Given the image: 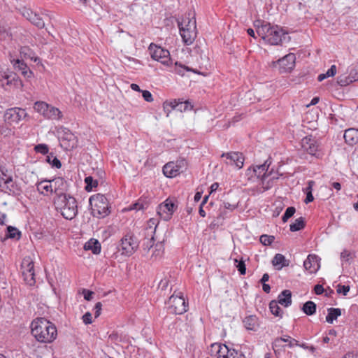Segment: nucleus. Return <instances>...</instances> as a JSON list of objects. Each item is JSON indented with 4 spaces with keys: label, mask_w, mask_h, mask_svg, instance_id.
Returning <instances> with one entry per match:
<instances>
[{
    "label": "nucleus",
    "mask_w": 358,
    "mask_h": 358,
    "mask_svg": "<svg viewBox=\"0 0 358 358\" xmlns=\"http://www.w3.org/2000/svg\"><path fill=\"white\" fill-rule=\"evenodd\" d=\"M290 37L287 36V32L284 31L282 28L279 26H272L266 43L271 45H277L283 41H289Z\"/></svg>",
    "instance_id": "nucleus-7"
},
{
    "label": "nucleus",
    "mask_w": 358,
    "mask_h": 358,
    "mask_svg": "<svg viewBox=\"0 0 358 358\" xmlns=\"http://www.w3.org/2000/svg\"><path fill=\"white\" fill-rule=\"evenodd\" d=\"M138 248V242L136 238L129 234H126L120 240V243L117 246L121 255L129 257L132 255Z\"/></svg>",
    "instance_id": "nucleus-5"
},
{
    "label": "nucleus",
    "mask_w": 358,
    "mask_h": 358,
    "mask_svg": "<svg viewBox=\"0 0 358 358\" xmlns=\"http://www.w3.org/2000/svg\"><path fill=\"white\" fill-rule=\"evenodd\" d=\"M7 238L19 239L21 236L20 231L15 227L8 226L7 227Z\"/></svg>",
    "instance_id": "nucleus-39"
},
{
    "label": "nucleus",
    "mask_w": 358,
    "mask_h": 358,
    "mask_svg": "<svg viewBox=\"0 0 358 358\" xmlns=\"http://www.w3.org/2000/svg\"><path fill=\"white\" fill-rule=\"evenodd\" d=\"M84 298L87 301H91L92 299V296L94 294V293L92 291H90L87 289H83V291Z\"/></svg>",
    "instance_id": "nucleus-57"
},
{
    "label": "nucleus",
    "mask_w": 358,
    "mask_h": 358,
    "mask_svg": "<svg viewBox=\"0 0 358 358\" xmlns=\"http://www.w3.org/2000/svg\"><path fill=\"white\" fill-rule=\"evenodd\" d=\"M258 23H261V25L257 27V33L264 41L266 42L268 33L270 32L272 26L270 23L265 21H259Z\"/></svg>",
    "instance_id": "nucleus-25"
},
{
    "label": "nucleus",
    "mask_w": 358,
    "mask_h": 358,
    "mask_svg": "<svg viewBox=\"0 0 358 358\" xmlns=\"http://www.w3.org/2000/svg\"><path fill=\"white\" fill-rule=\"evenodd\" d=\"M24 109L20 108H13L8 109L5 113V118L10 122H18L24 119L27 116Z\"/></svg>",
    "instance_id": "nucleus-16"
},
{
    "label": "nucleus",
    "mask_w": 358,
    "mask_h": 358,
    "mask_svg": "<svg viewBox=\"0 0 358 358\" xmlns=\"http://www.w3.org/2000/svg\"><path fill=\"white\" fill-rule=\"evenodd\" d=\"M31 334L41 343H52L57 336L55 325L44 317H38L31 324Z\"/></svg>",
    "instance_id": "nucleus-1"
},
{
    "label": "nucleus",
    "mask_w": 358,
    "mask_h": 358,
    "mask_svg": "<svg viewBox=\"0 0 358 358\" xmlns=\"http://www.w3.org/2000/svg\"><path fill=\"white\" fill-rule=\"evenodd\" d=\"M350 291V286L338 285L337 287V292L338 294H343L346 296Z\"/></svg>",
    "instance_id": "nucleus-51"
},
{
    "label": "nucleus",
    "mask_w": 358,
    "mask_h": 358,
    "mask_svg": "<svg viewBox=\"0 0 358 358\" xmlns=\"http://www.w3.org/2000/svg\"><path fill=\"white\" fill-rule=\"evenodd\" d=\"M85 182L86 184L85 190L87 192H91L93 188L96 187L98 185V180L94 179L92 176H87L85 178Z\"/></svg>",
    "instance_id": "nucleus-38"
},
{
    "label": "nucleus",
    "mask_w": 358,
    "mask_h": 358,
    "mask_svg": "<svg viewBox=\"0 0 358 358\" xmlns=\"http://www.w3.org/2000/svg\"><path fill=\"white\" fill-rule=\"evenodd\" d=\"M337 83L341 86H347L350 85V83H353L351 78L346 75H341L338 77L337 78Z\"/></svg>",
    "instance_id": "nucleus-42"
},
{
    "label": "nucleus",
    "mask_w": 358,
    "mask_h": 358,
    "mask_svg": "<svg viewBox=\"0 0 358 358\" xmlns=\"http://www.w3.org/2000/svg\"><path fill=\"white\" fill-rule=\"evenodd\" d=\"M177 206L175 203L171 199H167L164 202L159 205L157 213L162 220L168 221L171 218Z\"/></svg>",
    "instance_id": "nucleus-10"
},
{
    "label": "nucleus",
    "mask_w": 358,
    "mask_h": 358,
    "mask_svg": "<svg viewBox=\"0 0 358 358\" xmlns=\"http://www.w3.org/2000/svg\"><path fill=\"white\" fill-rule=\"evenodd\" d=\"M60 146L66 150H71L77 146V138L67 128H62L59 131Z\"/></svg>",
    "instance_id": "nucleus-6"
},
{
    "label": "nucleus",
    "mask_w": 358,
    "mask_h": 358,
    "mask_svg": "<svg viewBox=\"0 0 358 358\" xmlns=\"http://www.w3.org/2000/svg\"><path fill=\"white\" fill-rule=\"evenodd\" d=\"M336 73V65H332L329 69L324 73L327 78L332 77L335 76Z\"/></svg>",
    "instance_id": "nucleus-56"
},
{
    "label": "nucleus",
    "mask_w": 358,
    "mask_h": 358,
    "mask_svg": "<svg viewBox=\"0 0 358 358\" xmlns=\"http://www.w3.org/2000/svg\"><path fill=\"white\" fill-rule=\"evenodd\" d=\"M296 57L293 53H289L281 59H279L275 63L282 72L292 71L295 66Z\"/></svg>",
    "instance_id": "nucleus-15"
},
{
    "label": "nucleus",
    "mask_w": 358,
    "mask_h": 358,
    "mask_svg": "<svg viewBox=\"0 0 358 358\" xmlns=\"http://www.w3.org/2000/svg\"><path fill=\"white\" fill-rule=\"evenodd\" d=\"M7 173V169L3 166H0V176L3 177L4 178H6L8 176H11L10 175H8Z\"/></svg>",
    "instance_id": "nucleus-60"
},
{
    "label": "nucleus",
    "mask_w": 358,
    "mask_h": 358,
    "mask_svg": "<svg viewBox=\"0 0 358 358\" xmlns=\"http://www.w3.org/2000/svg\"><path fill=\"white\" fill-rule=\"evenodd\" d=\"M192 71L191 69H189V67L185 66V65H182V64H178V62H176V68H175V71L181 75V76H183L185 74V71Z\"/></svg>",
    "instance_id": "nucleus-46"
},
{
    "label": "nucleus",
    "mask_w": 358,
    "mask_h": 358,
    "mask_svg": "<svg viewBox=\"0 0 358 358\" xmlns=\"http://www.w3.org/2000/svg\"><path fill=\"white\" fill-rule=\"evenodd\" d=\"M3 80H6L7 86H13L15 88H22L23 85L20 78L14 73H6V72H0V85L4 87Z\"/></svg>",
    "instance_id": "nucleus-13"
},
{
    "label": "nucleus",
    "mask_w": 358,
    "mask_h": 358,
    "mask_svg": "<svg viewBox=\"0 0 358 358\" xmlns=\"http://www.w3.org/2000/svg\"><path fill=\"white\" fill-rule=\"evenodd\" d=\"M175 109L180 112H185L187 110H191L193 106L187 101H178L173 100Z\"/></svg>",
    "instance_id": "nucleus-34"
},
{
    "label": "nucleus",
    "mask_w": 358,
    "mask_h": 358,
    "mask_svg": "<svg viewBox=\"0 0 358 358\" xmlns=\"http://www.w3.org/2000/svg\"><path fill=\"white\" fill-rule=\"evenodd\" d=\"M34 268V262L30 257H25L23 259L21 264L22 274L24 278V280L29 285H33L36 282Z\"/></svg>",
    "instance_id": "nucleus-9"
},
{
    "label": "nucleus",
    "mask_w": 358,
    "mask_h": 358,
    "mask_svg": "<svg viewBox=\"0 0 358 358\" xmlns=\"http://www.w3.org/2000/svg\"><path fill=\"white\" fill-rule=\"evenodd\" d=\"M16 185L13 181V177L8 176L4 178L0 176V189L8 194H15Z\"/></svg>",
    "instance_id": "nucleus-21"
},
{
    "label": "nucleus",
    "mask_w": 358,
    "mask_h": 358,
    "mask_svg": "<svg viewBox=\"0 0 358 358\" xmlns=\"http://www.w3.org/2000/svg\"><path fill=\"white\" fill-rule=\"evenodd\" d=\"M211 347L213 348H217L216 356H217L218 358H227L230 349H229L226 345L215 343L211 345Z\"/></svg>",
    "instance_id": "nucleus-31"
},
{
    "label": "nucleus",
    "mask_w": 358,
    "mask_h": 358,
    "mask_svg": "<svg viewBox=\"0 0 358 358\" xmlns=\"http://www.w3.org/2000/svg\"><path fill=\"white\" fill-rule=\"evenodd\" d=\"M162 171L164 176L167 178H174L183 172V170H181V166H178V163L173 162L166 164Z\"/></svg>",
    "instance_id": "nucleus-19"
},
{
    "label": "nucleus",
    "mask_w": 358,
    "mask_h": 358,
    "mask_svg": "<svg viewBox=\"0 0 358 358\" xmlns=\"http://www.w3.org/2000/svg\"><path fill=\"white\" fill-rule=\"evenodd\" d=\"M170 300L174 303L173 306H175L177 314H182L187 311L185 301L182 296H175L174 294H173L170 297Z\"/></svg>",
    "instance_id": "nucleus-23"
},
{
    "label": "nucleus",
    "mask_w": 358,
    "mask_h": 358,
    "mask_svg": "<svg viewBox=\"0 0 358 358\" xmlns=\"http://www.w3.org/2000/svg\"><path fill=\"white\" fill-rule=\"evenodd\" d=\"M235 262L238 263L236 264V268H237L238 271H239V273L241 275H245V271H246V267H245V264L244 261L241 260L240 262H238L237 259H235Z\"/></svg>",
    "instance_id": "nucleus-50"
},
{
    "label": "nucleus",
    "mask_w": 358,
    "mask_h": 358,
    "mask_svg": "<svg viewBox=\"0 0 358 358\" xmlns=\"http://www.w3.org/2000/svg\"><path fill=\"white\" fill-rule=\"evenodd\" d=\"M272 264L274 266H280L278 269L280 270L282 267L288 266L289 264V260L286 259L285 257L282 254H276L273 260Z\"/></svg>",
    "instance_id": "nucleus-30"
},
{
    "label": "nucleus",
    "mask_w": 358,
    "mask_h": 358,
    "mask_svg": "<svg viewBox=\"0 0 358 358\" xmlns=\"http://www.w3.org/2000/svg\"><path fill=\"white\" fill-rule=\"evenodd\" d=\"M50 180L44 179L36 184L37 191L43 195H47L48 193L53 194L52 187Z\"/></svg>",
    "instance_id": "nucleus-24"
},
{
    "label": "nucleus",
    "mask_w": 358,
    "mask_h": 358,
    "mask_svg": "<svg viewBox=\"0 0 358 358\" xmlns=\"http://www.w3.org/2000/svg\"><path fill=\"white\" fill-rule=\"evenodd\" d=\"M163 108H164V112L166 113V116L168 117L172 110H176L173 101H166L164 102Z\"/></svg>",
    "instance_id": "nucleus-45"
},
{
    "label": "nucleus",
    "mask_w": 358,
    "mask_h": 358,
    "mask_svg": "<svg viewBox=\"0 0 358 358\" xmlns=\"http://www.w3.org/2000/svg\"><path fill=\"white\" fill-rule=\"evenodd\" d=\"M49 105L43 101H36L34 103V108L37 112L41 113L43 116L45 115V113H46Z\"/></svg>",
    "instance_id": "nucleus-40"
},
{
    "label": "nucleus",
    "mask_w": 358,
    "mask_h": 358,
    "mask_svg": "<svg viewBox=\"0 0 358 358\" xmlns=\"http://www.w3.org/2000/svg\"><path fill=\"white\" fill-rule=\"evenodd\" d=\"M141 93L144 100L147 102H152L153 101L152 95L148 90H142Z\"/></svg>",
    "instance_id": "nucleus-52"
},
{
    "label": "nucleus",
    "mask_w": 358,
    "mask_h": 358,
    "mask_svg": "<svg viewBox=\"0 0 358 358\" xmlns=\"http://www.w3.org/2000/svg\"><path fill=\"white\" fill-rule=\"evenodd\" d=\"M350 255V253L348 251L344 250L341 254V258L345 261H348V258H349Z\"/></svg>",
    "instance_id": "nucleus-64"
},
{
    "label": "nucleus",
    "mask_w": 358,
    "mask_h": 358,
    "mask_svg": "<svg viewBox=\"0 0 358 358\" xmlns=\"http://www.w3.org/2000/svg\"><path fill=\"white\" fill-rule=\"evenodd\" d=\"M315 185V182L313 180H310L308 182V186L306 187L305 192L307 194L308 192H312L313 187Z\"/></svg>",
    "instance_id": "nucleus-62"
},
{
    "label": "nucleus",
    "mask_w": 358,
    "mask_h": 358,
    "mask_svg": "<svg viewBox=\"0 0 358 358\" xmlns=\"http://www.w3.org/2000/svg\"><path fill=\"white\" fill-rule=\"evenodd\" d=\"M148 49L151 57L153 59L158 61L164 65H169L171 58L169 50H167L166 49H164L160 46H157L154 43H151Z\"/></svg>",
    "instance_id": "nucleus-8"
},
{
    "label": "nucleus",
    "mask_w": 358,
    "mask_h": 358,
    "mask_svg": "<svg viewBox=\"0 0 358 358\" xmlns=\"http://www.w3.org/2000/svg\"><path fill=\"white\" fill-rule=\"evenodd\" d=\"M85 250H91L93 254L98 255L101 252V244L94 238H91L84 245Z\"/></svg>",
    "instance_id": "nucleus-28"
},
{
    "label": "nucleus",
    "mask_w": 358,
    "mask_h": 358,
    "mask_svg": "<svg viewBox=\"0 0 358 358\" xmlns=\"http://www.w3.org/2000/svg\"><path fill=\"white\" fill-rule=\"evenodd\" d=\"M53 204L57 211L66 220H72L78 214L77 201L70 194L62 197L55 196Z\"/></svg>",
    "instance_id": "nucleus-2"
},
{
    "label": "nucleus",
    "mask_w": 358,
    "mask_h": 358,
    "mask_svg": "<svg viewBox=\"0 0 358 358\" xmlns=\"http://www.w3.org/2000/svg\"><path fill=\"white\" fill-rule=\"evenodd\" d=\"M101 307H102V304L101 302H97L95 304V306H94V310H95L94 317H98L100 315Z\"/></svg>",
    "instance_id": "nucleus-59"
},
{
    "label": "nucleus",
    "mask_w": 358,
    "mask_h": 358,
    "mask_svg": "<svg viewBox=\"0 0 358 358\" xmlns=\"http://www.w3.org/2000/svg\"><path fill=\"white\" fill-rule=\"evenodd\" d=\"M275 237L273 236H268L263 234L260 236L259 241L264 245H270L274 241Z\"/></svg>",
    "instance_id": "nucleus-44"
},
{
    "label": "nucleus",
    "mask_w": 358,
    "mask_h": 358,
    "mask_svg": "<svg viewBox=\"0 0 358 358\" xmlns=\"http://www.w3.org/2000/svg\"><path fill=\"white\" fill-rule=\"evenodd\" d=\"M154 238L152 237L150 239H147L146 243H143V248L144 250L149 251L150 249L153 246Z\"/></svg>",
    "instance_id": "nucleus-53"
},
{
    "label": "nucleus",
    "mask_w": 358,
    "mask_h": 358,
    "mask_svg": "<svg viewBox=\"0 0 358 358\" xmlns=\"http://www.w3.org/2000/svg\"><path fill=\"white\" fill-rule=\"evenodd\" d=\"M317 306L312 301H308L303 303L301 310L307 315H313L316 312Z\"/></svg>",
    "instance_id": "nucleus-35"
},
{
    "label": "nucleus",
    "mask_w": 358,
    "mask_h": 358,
    "mask_svg": "<svg viewBox=\"0 0 358 358\" xmlns=\"http://www.w3.org/2000/svg\"><path fill=\"white\" fill-rule=\"evenodd\" d=\"M169 285V280L166 278L162 279L159 282L158 287L162 290H165Z\"/></svg>",
    "instance_id": "nucleus-55"
},
{
    "label": "nucleus",
    "mask_w": 358,
    "mask_h": 358,
    "mask_svg": "<svg viewBox=\"0 0 358 358\" xmlns=\"http://www.w3.org/2000/svg\"><path fill=\"white\" fill-rule=\"evenodd\" d=\"M89 203L94 215L105 217L110 213L109 202L103 194H96L91 196Z\"/></svg>",
    "instance_id": "nucleus-3"
},
{
    "label": "nucleus",
    "mask_w": 358,
    "mask_h": 358,
    "mask_svg": "<svg viewBox=\"0 0 358 358\" xmlns=\"http://www.w3.org/2000/svg\"><path fill=\"white\" fill-rule=\"evenodd\" d=\"M13 66L15 69L20 71L21 73L27 78H30L32 76L31 71L29 69L27 65L22 61L20 59H16L14 61Z\"/></svg>",
    "instance_id": "nucleus-26"
},
{
    "label": "nucleus",
    "mask_w": 358,
    "mask_h": 358,
    "mask_svg": "<svg viewBox=\"0 0 358 358\" xmlns=\"http://www.w3.org/2000/svg\"><path fill=\"white\" fill-rule=\"evenodd\" d=\"M22 15L38 28L42 29L45 27L43 19L31 10L24 9L22 12Z\"/></svg>",
    "instance_id": "nucleus-18"
},
{
    "label": "nucleus",
    "mask_w": 358,
    "mask_h": 358,
    "mask_svg": "<svg viewBox=\"0 0 358 358\" xmlns=\"http://www.w3.org/2000/svg\"><path fill=\"white\" fill-rule=\"evenodd\" d=\"M324 288L321 285H316L314 287V292L316 294L320 295L324 292Z\"/></svg>",
    "instance_id": "nucleus-61"
},
{
    "label": "nucleus",
    "mask_w": 358,
    "mask_h": 358,
    "mask_svg": "<svg viewBox=\"0 0 358 358\" xmlns=\"http://www.w3.org/2000/svg\"><path fill=\"white\" fill-rule=\"evenodd\" d=\"M278 303L275 300L271 301L269 303V309L273 315L282 317V310L278 306Z\"/></svg>",
    "instance_id": "nucleus-36"
},
{
    "label": "nucleus",
    "mask_w": 358,
    "mask_h": 358,
    "mask_svg": "<svg viewBox=\"0 0 358 358\" xmlns=\"http://www.w3.org/2000/svg\"><path fill=\"white\" fill-rule=\"evenodd\" d=\"M313 200H314V197L313 196L312 192H308L306 194V199L304 200V202L307 204L308 203L312 202Z\"/></svg>",
    "instance_id": "nucleus-63"
},
{
    "label": "nucleus",
    "mask_w": 358,
    "mask_h": 358,
    "mask_svg": "<svg viewBox=\"0 0 358 358\" xmlns=\"http://www.w3.org/2000/svg\"><path fill=\"white\" fill-rule=\"evenodd\" d=\"M53 194H55V196H64L68 195L66 192L69 189V185L66 180L62 177L55 178L52 180H50Z\"/></svg>",
    "instance_id": "nucleus-12"
},
{
    "label": "nucleus",
    "mask_w": 358,
    "mask_h": 358,
    "mask_svg": "<svg viewBox=\"0 0 358 358\" xmlns=\"http://www.w3.org/2000/svg\"><path fill=\"white\" fill-rule=\"evenodd\" d=\"M178 25L184 43L187 45L192 44L196 36V20L186 17L182 22H178Z\"/></svg>",
    "instance_id": "nucleus-4"
},
{
    "label": "nucleus",
    "mask_w": 358,
    "mask_h": 358,
    "mask_svg": "<svg viewBox=\"0 0 358 358\" xmlns=\"http://www.w3.org/2000/svg\"><path fill=\"white\" fill-rule=\"evenodd\" d=\"M83 321L85 324H89L92 322V314L90 312H87L83 316Z\"/></svg>",
    "instance_id": "nucleus-54"
},
{
    "label": "nucleus",
    "mask_w": 358,
    "mask_h": 358,
    "mask_svg": "<svg viewBox=\"0 0 358 358\" xmlns=\"http://www.w3.org/2000/svg\"><path fill=\"white\" fill-rule=\"evenodd\" d=\"M327 312L328 314L326 317V321L329 324H332L334 320L341 315V310L338 308H329L327 309Z\"/></svg>",
    "instance_id": "nucleus-33"
},
{
    "label": "nucleus",
    "mask_w": 358,
    "mask_h": 358,
    "mask_svg": "<svg viewBox=\"0 0 358 358\" xmlns=\"http://www.w3.org/2000/svg\"><path fill=\"white\" fill-rule=\"evenodd\" d=\"M343 138L349 145H354L358 143V129L350 128L345 131Z\"/></svg>",
    "instance_id": "nucleus-22"
},
{
    "label": "nucleus",
    "mask_w": 358,
    "mask_h": 358,
    "mask_svg": "<svg viewBox=\"0 0 358 358\" xmlns=\"http://www.w3.org/2000/svg\"><path fill=\"white\" fill-rule=\"evenodd\" d=\"M46 161L50 164L52 167L59 169L62 166L61 162L54 155L53 153H50L47 156Z\"/></svg>",
    "instance_id": "nucleus-41"
},
{
    "label": "nucleus",
    "mask_w": 358,
    "mask_h": 358,
    "mask_svg": "<svg viewBox=\"0 0 358 358\" xmlns=\"http://www.w3.org/2000/svg\"><path fill=\"white\" fill-rule=\"evenodd\" d=\"M302 145L310 155L317 157L319 155L317 153L319 145L315 139L306 136L302 140Z\"/></svg>",
    "instance_id": "nucleus-20"
},
{
    "label": "nucleus",
    "mask_w": 358,
    "mask_h": 358,
    "mask_svg": "<svg viewBox=\"0 0 358 358\" xmlns=\"http://www.w3.org/2000/svg\"><path fill=\"white\" fill-rule=\"evenodd\" d=\"M129 210H143V204L138 200L136 203H133L129 208Z\"/></svg>",
    "instance_id": "nucleus-58"
},
{
    "label": "nucleus",
    "mask_w": 358,
    "mask_h": 358,
    "mask_svg": "<svg viewBox=\"0 0 358 358\" xmlns=\"http://www.w3.org/2000/svg\"><path fill=\"white\" fill-rule=\"evenodd\" d=\"M303 266L310 273H315L320 268V258L316 255H309L303 262Z\"/></svg>",
    "instance_id": "nucleus-17"
},
{
    "label": "nucleus",
    "mask_w": 358,
    "mask_h": 358,
    "mask_svg": "<svg viewBox=\"0 0 358 358\" xmlns=\"http://www.w3.org/2000/svg\"><path fill=\"white\" fill-rule=\"evenodd\" d=\"M34 150L36 152L46 155L49 152L48 146L46 144H38L35 146Z\"/></svg>",
    "instance_id": "nucleus-47"
},
{
    "label": "nucleus",
    "mask_w": 358,
    "mask_h": 358,
    "mask_svg": "<svg viewBox=\"0 0 358 358\" xmlns=\"http://www.w3.org/2000/svg\"><path fill=\"white\" fill-rule=\"evenodd\" d=\"M248 330L256 331L259 327L258 317L256 315H249L243 320Z\"/></svg>",
    "instance_id": "nucleus-29"
},
{
    "label": "nucleus",
    "mask_w": 358,
    "mask_h": 358,
    "mask_svg": "<svg viewBox=\"0 0 358 358\" xmlns=\"http://www.w3.org/2000/svg\"><path fill=\"white\" fill-rule=\"evenodd\" d=\"M222 157H226V164L235 165L238 169H241L244 164V157L241 152H231L222 153Z\"/></svg>",
    "instance_id": "nucleus-14"
},
{
    "label": "nucleus",
    "mask_w": 358,
    "mask_h": 358,
    "mask_svg": "<svg viewBox=\"0 0 358 358\" xmlns=\"http://www.w3.org/2000/svg\"><path fill=\"white\" fill-rule=\"evenodd\" d=\"M44 117L52 120H59L62 117V113L57 108L49 105Z\"/></svg>",
    "instance_id": "nucleus-32"
},
{
    "label": "nucleus",
    "mask_w": 358,
    "mask_h": 358,
    "mask_svg": "<svg viewBox=\"0 0 358 358\" xmlns=\"http://www.w3.org/2000/svg\"><path fill=\"white\" fill-rule=\"evenodd\" d=\"M349 76L351 78L353 82L358 80V68L356 66L351 67Z\"/></svg>",
    "instance_id": "nucleus-49"
},
{
    "label": "nucleus",
    "mask_w": 358,
    "mask_h": 358,
    "mask_svg": "<svg viewBox=\"0 0 358 358\" xmlns=\"http://www.w3.org/2000/svg\"><path fill=\"white\" fill-rule=\"evenodd\" d=\"M304 219L301 217L295 220L294 222L290 224L289 229L291 231H297L305 227Z\"/></svg>",
    "instance_id": "nucleus-37"
},
{
    "label": "nucleus",
    "mask_w": 358,
    "mask_h": 358,
    "mask_svg": "<svg viewBox=\"0 0 358 358\" xmlns=\"http://www.w3.org/2000/svg\"><path fill=\"white\" fill-rule=\"evenodd\" d=\"M295 212H296V209L294 207H293V206L288 207L286 209L284 215L282 217V222H286L289 218H290L291 217H292L294 215Z\"/></svg>",
    "instance_id": "nucleus-43"
},
{
    "label": "nucleus",
    "mask_w": 358,
    "mask_h": 358,
    "mask_svg": "<svg viewBox=\"0 0 358 358\" xmlns=\"http://www.w3.org/2000/svg\"><path fill=\"white\" fill-rule=\"evenodd\" d=\"M227 358H245L244 355L234 349H230Z\"/></svg>",
    "instance_id": "nucleus-48"
},
{
    "label": "nucleus",
    "mask_w": 358,
    "mask_h": 358,
    "mask_svg": "<svg viewBox=\"0 0 358 358\" xmlns=\"http://www.w3.org/2000/svg\"><path fill=\"white\" fill-rule=\"evenodd\" d=\"M280 304L285 307H288L292 304V292L288 289L283 290L278 297L277 301Z\"/></svg>",
    "instance_id": "nucleus-27"
},
{
    "label": "nucleus",
    "mask_w": 358,
    "mask_h": 358,
    "mask_svg": "<svg viewBox=\"0 0 358 358\" xmlns=\"http://www.w3.org/2000/svg\"><path fill=\"white\" fill-rule=\"evenodd\" d=\"M271 162L268 164V161H266L263 164L257 165L256 166H254L252 169L249 168L247 170L246 174L249 176L250 177H252L253 175L257 176L258 178H261L262 180V186L264 190H268L270 188V186L267 185L264 187V180L265 178L267 176V171L269 167Z\"/></svg>",
    "instance_id": "nucleus-11"
}]
</instances>
